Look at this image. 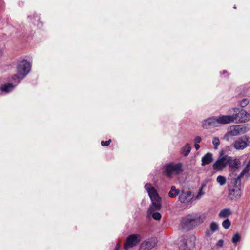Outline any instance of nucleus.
<instances>
[{
	"label": "nucleus",
	"instance_id": "nucleus-1",
	"mask_svg": "<svg viewBox=\"0 0 250 250\" xmlns=\"http://www.w3.org/2000/svg\"><path fill=\"white\" fill-rule=\"evenodd\" d=\"M150 197L152 204L148 208V213H151L154 210H160L161 208V199L157 191L150 183H146L144 187Z\"/></svg>",
	"mask_w": 250,
	"mask_h": 250
},
{
	"label": "nucleus",
	"instance_id": "nucleus-2",
	"mask_svg": "<svg viewBox=\"0 0 250 250\" xmlns=\"http://www.w3.org/2000/svg\"><path fill=\"white\" fill-rule=\"evenodd\" d=\"M201 222L200 216L193 213L189 214L186 217L182 218L181 225L184 230L188 231L192 229Z\"/></svg>",
	"mask_w": 250,
	"mask_h": 250
},
{
	"label": "nucleus",
	"instance_id": "nucleus-3",
	"mask_svg": "<svg viewBox=\"0 0 250 250\" xmlns=\"http://www.w3.org/2000/svg\"><path fill=\"white\" fill-rule=\"evenodd\" d=\"M182 163L170 162L165 164L163 167L165 174L168 177L180 174L183 171Z\"/></svg>",
	"mask_w": 250,
	"mask_h": 250
},
{
	"label": "nucleus",
	"instance_id": "nucleus-4",
	"mask_svg": "<svg viewBox=\"0 0 250 250\" xmlns=\"http://www.w3.org/2000/svg\"><path fill=\"white\" fill-rule=\"evenodd\" d=\"M229 112L233 113L231 115L233 118V123H245L250 120V115L243 109L240 108H233L229 110Z\"/></svg>",
	"mask_w": 250,
	"mask_h": 250
},
{
	"label": "nucleus",
	"instance_id": "nucleus-5",
	"mask_svg": "<svg viewBox=\"0 0 250 250\" xmlns=\"http://www.w3.org/2000/svg\"><path fill=\"white\" fill-rule=\"evenodd\" d=\"M231 160V156L224 153L223 151L220 152L219 156L216 162L213 164L212 167L216 171L222 170Z\"/></svg>",
	"mask_w": 250,
	"mask_h": 250
},
{
	"label": "nucleus",
	"instance_id": "nucleus-6",
	"mask_svg": "<svg viewBox=\"0 0 250 250\" xmlns=\"http://www.w3.org/2000/svg\"><path fill=\"white\" fill-rule=\"evenodd\" d=\"M250 138L244 135L236 138L232 144V146L236 150H244L250 146Z\"/></svg>",
	"mask_w": 250,
	"mask_h": 250
},
{
	"label": "nucleus",
	"instance_id": "nucleus-7",
	"mask_svg": "<svg viewBox=\"0 0 250 250\" xmlns=\"http://www.w3.org/2000/svg\"><path fill=\"white\" fill-rule=\"evenodd\" d=\"M31 68V63L25 59L20 61L17 65V72L19 75L25 77L30 72Z\"/></svg>",
	"mask_w": 250,
	"mask_h": 250
},
{
	"label": "nucleus",
	"instance_id": "nucleus-8",
	"mask_svg": "<svg viewBox=\"0 0 250 250\" xmlns=\"http://www.w3.org/2000/svg\"><path fill=\"white\" fill-rule=\"evenodd\" d=\"M141 236L138 234H132L128 236L124 244V249L128 250L136 246L141 241Z\"/></svg>",
	"mask_w": 250,
	"mask_h": 250
},
{
	"label": "nucleus",
	"instance_id": "nucleus-9",
	"mask_svg": "<svg viewBox=\"0 0 250 250\" xmlns=\"http://www.w3.org/2000/svg\"><path fill=\"white\" fill-rule=\"evenodd\" d=\"M194 194L190 190H186L184 189L181 190V193L178 196V201L184 204H190L194 198Z\"/></svg>",
	"mask_w": 250,
	"mask_h": 250
},
{
	"label": "nucleus",
	"instance_id": "nucleus-10",
	"mask_svg": "<svg viewBox=\"0 0 250 250\" xmlns=\"http://www.w3.org/2000/svg\"><path fill=\"white\" fill-rule=\"evenodd\" d=\"M250 130L248 126L244 125H236L230 127L228 130V134L229 136H235L243 134Z\"/></svg>",
	"mask_w": 250,
	"mask_h": 250
},
{
	"label": "nucleus",
	"instance_id": "nucleus-11",
	"mask_svg": "<svg viewBox=\"0 0 250 250\" xmlns=\"http://www.w3.org/2000/svg\"><path fill=\"white\" fill-rule=\"evenodd\" d=\"M241 186L233 183V187L229 188V196L231 200H237L241 196Z\"/></svg>",
	"mask_w": 250,
	"mask_h": 250
},
{
	"label": "nucleus",
	"instance_id": "nucleus-12",
	"mask_svg": "<svg viewBox=\"0 0 250 250\" xmlns=\"http://www.w3.org/2000/svg\"><path fill=\"white\" fill-rule=\"evenodd\" d=\"M202 126L207 129L218 126L216 116L204 120L202 122Z\"/></svg>",
	"mask_w": 250,
	"mask_h": 250
},
{
	"label": "nucleus",
	"instance_id": "nucleus-13",
	"mask_svg": "<svg viewBox=\"0 0 250 250\" xmlns=\"http://www.w3.org/2000/svg\"><path fill=\"white\" fill-rule=\"evenodd\" d=\"M217 123L218 125L219 124H227L230 123H233V118L231 115H222L220 116L216 117Z\"/></svg>",
	"mask_w": 250,
	"mask_h": 250
},
{
	"label": "nucleus",
	"instance_id": "nucleus-14",
	"mask_svg": "<svg viewBox=\"0 0 250 250\" xmlns=\"http://www.w3.org/2000/svg\"><path fill=\"white\" fill-rule=\"evenodd\" d=\"M202 166L209 164L213 161L212 154L210 152H208L202 158Z\"/></svg>",
	"mask_w": 250,
	"mask_h": 250
},
{
	"label": "nucleus",
	"instance_id": "nucleus-15",
	"mask_svg": "<svg viewBox=\"0 0 250 250\" xmlns=\"http://www.w3.org/2000/svg\"><path fill=\"white\" fill-rule=\"evenodd\" d=\"M181 193V190L176 188L175 186H172L168 192V195L170 198H174L179 196Z\"/></svg>",
	"mask_w": 250,
	"mask_h": 250
},
{
	"label": "nucleus",
	"instance_id": "nucleus-16",
	"mask_svg": "<svg viewBox=\"0 0 250 250\" xmlns=\"http://www.w3.org/2000/svg\"><path fill=\"white\" fill-rule=\"evenodd\" d=\"M15 85L11 83H5L1 86V91L5 93H9L11 92L14 88Z\"/></svg>",
	"mask_w": 250,
	"mask_h": 250
},
{
	"label": "nucleus",
	"instance_id": "nucleus-17",
	"mask_svg": "<svg viewBox=\"0 0 250 250\" xmlns=\"http://www.w3.org/2000/svg\"><path fill=\"white\" fill-rule=\"evenodd\" d=\"M191 149V147L189 143H187L181 148L180 153L184 156H187L190 153Z\"/></svg>",
	"mask_w": 250,
	"mask_h": 250
},
{
	"label": "nucleus",
	"instance_id": "nucleus-18",
	"mask_svg": "<svg viewBox=\"0 0 250 250\" xmlns=\"http://www.w3.org/2000/svg\"><path fill=\"white\" fill-rule=\"evenodd\" d=\"M143 242L144 243H146V246L150 250L156 245L157 240L154 238H151L147 240L144 241Z\"/></svg>",
	"mask_w": 250,
	"mask_h": 250
},
{
	"label": "nucleus",
	"instance_id": "nucleus-19",
	"mask_svg": "<svg viewBox=\"0 0 250 250\" xmlns=\"http://www.w3.org/2000/svg\"><path fill=\"white\" fill-rule=\"evenodd\" d=\"M229 165L230 168L237 169L239 167L240 161L236 159H233L231 157V160L229 163Z\"/></svg>",
	"mask_w": 250,
	"mask_h": 250
},
{
	"label": "nucleus",
	"instance_id": "nucleus-20",
	"mask_svg": "<svg viewBox=\"0 0 250 250\" xmlns=\"http://www.w3.org/2000/svg\"><path fill=\"white\" fill-rule=\"evenodd\" d=\"M247 171V167L245 168V169L239 174L238 177L234 179V183L235 185H238L241 187V178L244 176V174Z\"/></svg>",
	"mask_w": 250,
	"mask_h": 250
},
{
	"label": "nucleus",
	"instance_id": "nucleus-21",
	"mask_svg": "<svg viewBox=\"0 0 250 250\" xmlns=\"http://www.w3.org/2000/svg\"><path fill=\"white\" fill-rule=\"evenodd\" d=\"M231 214L230 210L228 208L222 209L219 214V216L221 218H225L229 216Z\"/></svg>",
	"mask_w": 250,
	"mask_h": 250
},
{
	"label": "nucleus",
	"instance_id": "nucleus-22",
	"mask_svg": "<svg viewBox=\"0 0 250 250\" xmlns=\"http://www.w3.org/2000/svg\"><path fill=\"white\" fill-rule=\"evenodd\" d=\"M156 209L154 210L151 213H148V210H147V216H152V218L155 220H160L161 218V214L157 212H154Z\"/></svg>",
	"mask_w": 250,
	"mask_h": 250
},
{
	"label": "nucleus",
	"instance_id": "nucleus-23",
	"mask_svg": "<svg viewBox=\"0 0 250 250\" xmlns=\"http://www.w3.org/2000/svg\"><path fill=\"white\" fill-rule=\"evenodd\" d=\"M206 187L205 184H202L199 191L197 193V195L195 197V199L198 200L201 198V197L205 194V192L203 191V189Z\"/></svg>",
	"mask_w": 250,
	"mask_h": 250
},
{
	"label": "nucleus",
	"instance_id": "nucleus-24",
	"mask_svg": "<svg viewBox=\"0 0 250 250\" xmlns=\"http://www.w3.org/2000/svg\"><path fill=\"white\" fill-rule=\"evenodd\" d=\"M216 181L221 186H223L226 183V178L223 176L219 175L217 177Z\"/></svg>",
	"mask_w": 250,
	"mask_h": 250
},
{
	"label": "nucleus",
	"instance_id": "nucleus-25",
	"mask_svg": "<svg viewBox=\"0 0 250 250\" xmlns=\"http://www.w3.org/2000/svg\"><path fill=\"white\" fill-rule=\"evenodd\" d=\"M212 144H213L215 149H217L219 145H220V140L218 137H214L212 140Z\"/></svg>",
	"mask_w": 250,
	"mask_h": 250
},
{
	"label": "nucleus",
	"instance_id": "nucleus-26",
	"mask_svg": "<svg viewBox=\"0 0 250 250\" xmlns=\"http://www.w3.org/2000/svg\"><path fill=\"white\" fill-rule=\"evenodd\" d=\"M231 224V223L229 219H226L222 223V226L225 229L229 228Z\"/></svg>",
	"mask_w": 250,
	"mask_h": 250
},
{
	"label": "nucleus",
	"instance_id": "nucleus-27",
	"mask_svg": "<svg viewBox=\"0 0 250 250\" xmlns=\"http://www.w3.org/2000/svg\"><path fill=\"white\" fill-rule=\"evenodd\" d=\"M240 240V236L237 233L235 234L232 238V242L234 244H237Z\"/></svg>",
	"mask_w": 250,
	"mask_h": 250
},
{
	"label": "nucleus",
	"instance_id": "nucleus-28",
	"mask_svg": "<svg viewBox=\"0 0 250 250\" xmlns=\"http://www.w3.org/2000/svg\"><path fill=\"white\" fill-rule=\"evenodd\" d=\"M210 228L212 232H215L218 229V225L215 222H212L210 224Z\"/></svg>",
	"mask_w": 250,
	"mask_h": 250
},
{
	"label": "nucleus",
	"instance_id": "nucleus-29",
	"mask_svg": "<svg viewBox=\"0 0 250 250\" xmlns=\"http://www.w3.org/2000/svg\"><path fill=\"white\" fill-rule=\"evenodd\" d=\"M24 78V77H23V76H22L21 77H20L18 75H14L12 77V80L14 82V83H18Z\"/></svg>",
	"mask_w": 250,
	"mask_h": 250
},
{
	"label": "nucleus",
	"instance_id": "nucleus-30",
	"mask_svg": "<svg viewBox=\"0 0 250 250\" xmlns=\"http://www.w3.org/2000/svg\"><path fill=\"white\" fill-rule=\"evenodd\" d=\"M249 100L248 99L245 98L241 101L240 105L242 107H245L249 104Z\"/></svg>",
	"mask_w": 250,
	"mask_h": 250
},
{
	"label": "nucleus",
	"instance_id": "nucleus-31",
	"mask_svg": "<svg viewBox=\"0 0 250 250\" xmlns=\"http://www.w3.org/2000/svg\"><path fill=\"white\" fill-rule=\"evenodd\" d=\"M111 142V140H110V139H109V140L106 141H102L101 142V144L102 146H107L109 145Z\"/></svg>",
	"mask_w": 250,
	"mask_h": 250
},
{
	"label": "nucleus",
	"instance_id": "nucleus-32",
	"mask_svg": "<svg viewBox=\"0 0 250 250\" xmlns=\"http://www.w3.org/2000/svg\"><path fill=\"white\" fill-rule=\"evenodd\" d=\"M139 250H150L146 246V243L142 242L140 245Z\"/></svg>",
	"mask_w": 250,
	"mask_h": 250
},
{
	"label": "nucleus",
	"instance_id": "nucleus-33",
	"mask_svg": "<svg viewBox=\"0 0 250 250\" xmlns=\"http://www.w3.org/2000/svg\"><path fill=\"white\" fill-rule=\"evenodd\" d=\"M33 18L34 19V21H33V22L35 24V21H38L40 20V17L38 16L37 14H34L33 15Z\"/></svg>",
	"mask_w": 250,
	"mask_h": 250
},
{
	"label": "nucleus",
	"instance_id": "nucleus-34",
	"mask_svg": "<svg viewBox=\"0 0 250 250\" xmlns=\"http://www.w3.org/2000/svg\"><path fill=\"white\" fill-rule=\"evenodd\" d=\"M187 248V245L186 243H183L179 246V250H186Z\"/></svg>",
	"mask_w": 250,
	"mask_h": 250
},
{
	"label": "nucleus",
	"instance_id": "nucleus-35",
	"mask_svg": "<svg viewBox=\"0 0 250 250\" xmlns=\"http://www.w3.org/2000/svg\"><path fill=\"white\" fill-rule=\"evenodd\" d=\"M201 138L200 136H196L195 138L194 141L196 144L200 143L201 142Z\"/></svg>",
	"mask_w": 250,
	"mask_h": 250
},
{
	"label": "nucleus",
	"instance_id": "nucleus-36",
	"mask_svg": "<svg viewBox=\"0 0 250 250\" xmlns=\"http://www.w3.org/2000/svg\"><path fill=\"white\" fill-rule=\"evenodd\" d=\"M223 243L224 241L223 240H219L217 243V246L219 247H222L223 245Z\"/></svg>",
	"mask_w": 250,
	"mask_h": 250
},
{
	"label": "nucleus",
	"instance_id": "nucleus-37",
	"mask_svg": "<svg viewBox=\"0 0 250 250\" xmlns=\"http://www.w3.org/2000/svg\"><path fill=\"white\" fill-rule=\"evenodd\" d=\"M229 134H228V131L227 133L224 135V139L225 140H227V141H228L229 140Z\"/></svg>",
	"mask_w": 250,
	"mask_h": 250
},
{
	"label": "nucleus",
	"instance_id": "nucleus-38",
	"mask_svg": "<svg viewBox=\"0 0 250 250\" xmlns=\"http://www.w3.org/2000/svg\"><path fill=\"white\" fill-rule=\"evenodd\" d=\"M194 147H195L196 150H198L200 148V146L198 144H196L195 143V144L194 145Z\"/></svg>",
	"mask_w": 250,
	"mask_h": 250
},
{
	"label": "nucleus",
	"instance_id": "nucleus-39",
	"mask_svg": "<svg viewBox=\"0 0 250 250\" xmlns=\"http://www.w3.org/2000/svg\"><path fill=\"white\" fill-rule=\"evenodd\" d=\"M119 249H120V247H119V246L117 245V246H116L115 249V250H119Z\"/></svg>",
	"mask_w": 250,
	"mask_h": 250
},
{
	"label": "nucleus",
	"instance_id": "nucleus-40",
	"mask_svg": "<svg viewBox=\"0 0 250 250\" xmlns=\"http://www.w3.org/2000/svg\"><path fill=\"white\" fill-rule=\"evenodd\" d=\"M42 25V24H41V25L40 24V23H38V24H37V26H38V27H41Z\"/></svg>",
	"mask_w": 250,
	"mask_h": 250
},
{
	"label": "nucleus",
	"instance_id": "nucleus-41",
	"mask_svg": "<svg viewBox=\"0 0 250 250\" xmlns=\"http://www.w3.org/2000/svg\"><path fill=\"white\" fill-rule=\"evenodd\" d=\"M227 73V72L226 70H224V71H223V74H226V73Z\"/></svg>",
	"mask_w": 250,
	"mask_h": 250
},
{
	"label": "nucleus",
	"instance_id": "nucleus-42",
	"mask_svg": "<svg viewBox=\"0 0 250 250\" xmlns=\"http://www.w3.org/2000/svg\"><path fill=\"white\" fill-rule=\"evenodd\" d=\"M31 17H32V16L31 15H29L28 16V18L31 19Z\"/></svg>",
	"mask_w": 250,
	"mask_h": 250
},
{
	"label": "nucleus",
	"instance_id": "nucleus-43",
	"mask_svg": "<svg viewBox=\"0 0 250 250\" xmlns=\"http://www.w3.org/2000/svg\"><path fill=\"white\" fill-rule=\"evenodd\" d=\"M234 8H235V9L236 8L235 5L234 6Z\"/></svg>",
	"mask_w": 250,
	"mask_h": 250
},
{
	"label": "nucleus",
	"instance_id": "nucleus-44",
	"mask_svg": "<svg viewBox=\"0 0 250 250\" xmlns=\"http://www.w3.org/2000/svg\"><path fill=\"white\" fill-rule=\"evenodd\" d=\"M248 166H249V164H247V167H248Z\"/></svg>",
	"mask_w": 250,
	"mask_h": 250
}]
</instances>
